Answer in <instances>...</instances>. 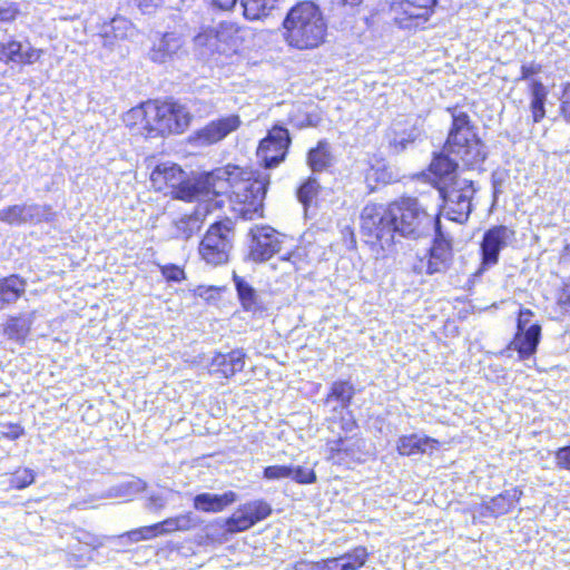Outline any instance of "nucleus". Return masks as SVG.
Instances as JSON below:
<instances>
[{"label": "nucleus", "mask_w": 570, "mask_h": 570, "mask_svg": "<svg viewBox=\"0 0 570 570\" xmlns=\"http://www.w3.org/2000/svg\"><path fill=\"white\" fill-rule=\"evenodd\" d=\"M146 482L141 479H132L124 482L110 490L111 495L130 499L137 493L142 492L146 489Z\"/></svg>", "instance_id": "e433bc0d"}, {"label": "nucleus", "mask_w": 570, "mask_h": 570, "mask_svg": "<svg viewBox=\"0 0 570 570\" xmlns=\"http://www.w3.org/2000/svg\"><path fill=\"white\" fill-rule=\"evenodd\" d=\"M367 557L366 548L358 546L350 552L340 556V560L344 564L345 570H357L365 564Z\"/></svg>", "instance_id": "c9c22d12"}, {"label": "nucleus", "mask_w": 570, "mask_h": 570, "mask_svg": "<svg viewBox=\"0 0 570 570\" xmlns=\"http://www.w3.org/2000/svg\"><path fill=\"white\" fill-rule=\"evenodd\" d=\"M167 499L161 494H151L148 499L147 508L149 510H161L165 508Z\"/></svg>", "instance_id": "864d4df0"}, {"label": "nucleus", "mask_w": 570, "mask_h": 570, "mask_svg": "<svg viewBox=\"0 0 570 570\" xmlns=\"http://www.w3.org/2000/svg\"><path fill=\"white\" fill-rule=\"evenodd\" d=\"M245 366V353L234 350L227 354L216 353L209 364V371L222 377L229 379Z\"/></svg>", "instance_id": "412c9836"}, {"label": "nucleus", "mask_w": 570, "mask_h": 570, "mask_svg": "<svg viewBox=\"0 0 570 570\" xmlns=\"http://www.w3.org/2000/svg\"><path fill=\"white\" fill-rule=\"evenodd\" d=\"M318 190V181L315 178L309 177L298 188L297 198L304 206H307L313 200V198L316 197Z\"/></svg>", "instance_id": "58836bf2"}, {"label": "nucleus", "mask_w": 570, "mask_h": 570, "mask_svg": "<svg viewBox=\"0 0 570 570\" xmlns=\"http://www.w3.org/2000/svg\"><path fill=\"white\" fill-rule=\"evenodd\" d=\"M244 31L235 22L224 21L216 28H208L199 32L194 41L197 47L206 48L212 53L229 56L236 53L242 47Z\"/></svg>", "instance_id": "1a4fd4ad"}, {"label": "nucleus", "mask_w": 570, "mask_h": 570, "mask_svg": "<svg viewBox=\"0 0 570 570\" xmlns=\"http://www.w3.org/2000/svg\"><path fill=\"white\" fill-rule=\"evenodd\" d=\"M2 47H6V43H0V60L6 61V51L2 50Z\"/></svg>", "instance_id": "e2e57ef3"}, {"label": "nucleus", "mask_w": 570, "mask_h": 570, "mask_svg": "<svg viewBox=\"0 0 570 570\" xmlns=\"http://www.w3.org/2000/svg\"><path fill=\"white\" fill-rule=\"evenodd\" d=\"M420 136V132L412 128L410 131L399 132L396 129L393 131V137L390 139V146L394 153H401L407 148L409 145L413 144Z\"/></svg>", "instance_id": "4c0bfd02"}, {"label": "nucleus", "mask_w": 570, "mask_h": 570, "mask_svg": "<svg viewBox=\"0 0 570 570\" xmlns=\"http://www.w3.org/2000/svg\"><path fill=\"white\" fill-rule=\"evenodd\" d=\"M233 281L237 291V296L243 308L246 312L256 313L263 311V304L255 291L244 278L234 274Z\"/></svg>", "instance_id": "cd10ccee"}, {"label": "nucleus", "mask_w": 570, "mask_h": 570, "mask_svg": "<svg viewBox=\"0 0 570 570\" xmlns=\"http://www.w3.org/2000/svg\"><path fill=\"white\" fill-rule=\"evenodd\" d=\"M53 215L48 205L23 203L2 208L0 222L11 226L37 225L52 220Z\"/></svg>", "instance_id": "ddd939ff"}, {"label": "nucleus", "mask_w": 570, "mask_h": 570, "mask_svg": "<svg viewBox=\"0 0 570 570\" xmlns=\"http://www.w3.org/2000/svg\"><path fill=\"white\" fill-rule=\"evenodd\" d=\"M337 4L355 7L362 3L363 0H334Z\"/></svg>", "instance_id": "052dcab7"}, {"label": "nucleus", "mask_w": 570, "mask_h": 570, "mask_svg": "<svg viewBox=\"0 0 570 570\" xmlns=\"http://www.w3.org/2000/svg\"><path fill=\"white\" fill-rule=\"evenodd\" d=\"M449 111L452 116V127L443 151L436 155L430 165V170L444 185L460 179L455 176L459 161L468 168H475L484 161L487 156L469 115L458 108Z\"/></svg>", "instance_id": "f257e3e1"}, {"label": "nucleus", "mask_w": 570, "mask_h": 570, "mask_svg": "<svg viewBox=\"0 0 570 570\" xmlns=\"http://www.w3.org/2000/svg\"><path fill=\"white\" fill-rule=\"evenodd\" d=\"M291 137L283 126H274L259 142L257 156L266 168H274L285 160Z\"/></svg>", "instance_id": "f8f14e48"}, {"label": "nucleus", "mask_w": 570, "mask_h": 570, "mask_svg": "<svg viewBox=\"0 0 570 570\" xmlns=\"http://www.w3.org/2000/svg\"><path fill=\"white\" fill-rule=\"evenodd\" d=\"M279 0H242L244 16L248 20H258L267 17L277 8Z\"/></svg>", "instance_id": "2f4dec72"}, {"label": "nucleus", "mask_w": 570, "mask_h": 570, "mask_svg": "<svg viewBox=\"0 0 570 570\" xmlns=\"http://www.w3.org/2000/svg\"><path fill=\"white\" fill-rule=\"evenodd\" d=\"M289 479L294 480L299 484H312L316 482V474L311 469H305L303 466H291V475Z\"/></svg>", "instance_id": "79ce46f5"}, {"label": "nucleus", "mask_w": 570, "mask_h": 570, "mask_svg": "<svg viewBox=\"0 0 570 570\" xmlns=\"http://www.w3.org/2000/svg\"><path fill=\"white\" fill-rule=\"evenodd\" d=\"M531 89V112L533 122L541 121L546 116V100L548 91L544 85L539 80H532L530 85Z\"/></svg>", "instance_id": "473e14b6"}, {"label": "nucleus", "mask_w": 570, "mask_h": 570, "mask_svg": "<svg viewBox=\"0 0 570 570\" xmlns=\"http://www.w3.org/2000/svg\"><path fill=\"white\" fill-rule=\"evenodd\" d=\"M436 0H392L390 11L401 28L416 27L433 13Z\"/></svg>", "instance_id": "9d476101"}, {"label": "nucleus", "mask_w": 570, "mask_h": 570, "mask_svg": "<svg viewBox=\"0 0 570 570\" xmlns=\"http://www.w3.org/2000/svg\"><path fill=\"white\" fill-rule=\"evenodd\" d=\"M6 51V62H13L17 65L26 66L33 65L42 56L43 51L31 46L29 41L11 40L2 47Z\"/></svg>", "instance_id": "4be33fe9"}, {"label": "nucleus", "mask_w": 570, "mask_h": 570, "mask_svg": "<svg viewBox=\"0 0 570 570\" xmlns=\"http://www.w3.org/2000/svg\"><path fill=\"white\" fill-rule=\"evenodd\" d=\"M137 30L135 26L125 17H115L111 21L104 26V46H111V37L115 39L124 40L135 37Z\"/></svg>", "instance_id": "a878e982"}, {"label": "nucleus", "mask_w": 570, "mask_h": 570, "mask_svg": "<svg viewBox=\"0 0 570 570\" xmlns=\"http://www.w3.org/2000/svg\"><path fill=\"white\" fill-rule=\"evenodd\" d=\"M361 228L368 242L380 245L383 250L391 248L399 237L391 203L386 207L365 206L361 215Z\"/></svg>", "instance_id": "0eeeda50"}, {"label": "nucleus", "mask_w": 570, "mask_h": 570, "mask_svg": "<svg viewBox=\"0 0 570 570\" xmlns=\"http://www.w3.org/2000/svg\"><path fill=\"white\" fill-rule=\"evenodd\" d=\"M242 121L237 115H228L210 121L196 136L200 145H213L223 140L227 135L238 129Z\"/></svg>", "instance_id": "aec40b11"}, {"label": "nucleus", "mask_w": 570, "mask_h": 570, "mask_svg": "<svg viewBox=\"0 0 570 570\" xmlns=\"http://www.w3.org/2000/svg\"><path fill=\"white\" fill-rule=\"evenodd\" d=\"M514 238L515 232L508 226L499 225L489 228L481 242L482 268L495 265L499 262L500 252Z\"/></svg>", "instance_id": "f3484780"}, {"label": "nucleus", "mask_w": 570, "mask_h": 570, "mask_svg": "<svg viewBox=\"0 0 570 570\" xmlns=\"http://www.w3.org/2000/svg\"><path fill=\"white\" fill-rule=\"evenodd\" d=\"M399 237L419 239L439 230V213L429 214L425 206L414 197H402L391 203Z\"/></svg>", "instance_id": "39448f33"}, {"label": "nucleus", "mask_w": 570, "mask_h": 570, "mask_svg": "<svg viewBox=\"0 0 570 570\" xmlns=\"http://www.w3.org/2000/svg\"><path fill=\"white\" fill-rule=\"evenodd\" d=\"M234 238L235 232L229 220L214 223L199 244V255L209 265L226 264L234 247Z\"/></svg>", "instance_id": "6e6552de"}, {"label": "nucleus", "mask_w": 570, "mask_h": 570, "mask_svg": "<svg viewBox=\"0 0 570 570\" xmlns=\"http://www.w3.org/2000/svg\"><path fill=\"white\" fill-rule=\"evenodd\" d=\"M342 444H343V440L338 439L337 441L334 442V445H332L331 450L338 452L342 450V448H341Z\"/></svg>", "instance_id": "680f3d73"}, {"label": "nucleus", "mask_w": 570, "mask_h": 570, "mask_svg": "<svg viewBox=\"0 0 570 570\" xmlns=\"http://www.w3.org/2000/svg\"><path fill=\"white\" fill-rule=\"evenodd\" d=\"M32 325V317L28 315L12 316L7 321L4 335L12 341L23 343Z\"/></svg>", "instance_id": "7c9ffc66"}, {"label": "nucleus", "mask_w": 570, "mask_h": 570, "mask_svg": "<svg viewBox=\"0 0 570 570\" xmlns=\"http://www.w3.org/2000/svg\"><path fill=\"white\" fill-rule=\"evenodd\" d=\"M439 441L430 436L410 434L400 436L396 442V450L401 455L411 456L414 454H432L439 448Z\"/></svg>", "instance_id": "5701e85b"}, {"label": "nucleus", "mask_w": 570, "mask_h": 570, "mask_svg": "<svg viewBox=\"0 0 570 570\" xmlns=\"http://www.w3.org/2000/svg\"><path fill=\"white\" fill-rule=\"evenodd\" d=\"M541 71V66L537 63L523 65L521 67V79H529L531 76Z\"/></svg>", "instance_id": "6e6d98bb"}, {"label": "nucleus", "mask_w": 570, "mask_h": 570, "mask_svg": "<svg viewBox=\"0 0 570 570\" xmlns=\"http://www.w3.org/2000/svg\"><path fill=\"white\" fill-rule=\"evenodd\" d=\"M439 197L443 202H450L451 204L459 203V223L462 224L468 220L472 209V197L474 195V188L471 180L459 179L442 187H439Z\"/></svg>", "instance_id": "a211bd4d"}, {"label": "nucleus", "mask_w": 570, "mask_h": 570, "mask_svg": "<svg viewBox=\"0 0 570 570\" xmlns=\"http://www.w3.org/2000/svg\"><path fill=\"white\" fill-rule=\"evenodd\" d=\"M205 203L204 212L197 209L195 213L185 215L175 222L176 237L188 239L200 228L202 217L212 209V202Z\"/></svg>", "instance_id": "bb28decb"}, {"label": "nucleus", "mask_w": 570, "mask_h": 570, "mask_svg": "<svg viewBox=\"0 0 570 570\" xmlns=\"http://www.w3.org/2000/svg\"><path fill=\"white\" fill-rule=\"evenodd\" d=\"M354 396V386L347 381L334 382L326 397V403L335 400L342 409L347 407Z\"/></svg>", "instance_id": "f704fd0d"}, {"label": "nucleus", "mask_w": 570, "mask_h": 570, "mask_svg": "<svg viewBox=\"0 0 570 570\" xmlns=\"http://www.w3.org/2000/svg\"><path fill=\"white\" fill-rule=\"evenodd\" d=\"M443 213L445 217L452 222L459 223V203L451 204L450 202H443Z\"/></svg>", "instance_id": "603ef678"}, {"label": "nucleus", "mask_w": 570, "mask_h": 570, "mask_svg": "<svg viewBox=\"0 0 570 570\" xmlns=\"http://www.w3.org/2000/svg\"><path fill=\"white\" fill-rule=\"evenodd\" d=\"M156 532V537L169 534L175 531H188L196 527V521L190 513L180 514L168 518L161 522L151 525Z\"/></svg>", "instance_id": "c756f323"}, {"label": "nucleus", "mask_w": 570, "mask_h": 570, "mask_svg": "<svg viewBox=\"0 0 570 570\" xmlns=\"http://www.w3.org/2000/svg\"><path fill=\"white\" fill-rule=\"evenodd\" d=\"M285 42L298 50L320 47L326 37L327 24L320 7L312 1L293 6L283 21Z\"/></svg>", "instance_id": "20e7f679"}, {"label": "nucleus", "mask_w": 570, "mask_h": 570, "mask_svg": "<svg viewBox=\"0 0 570 570\" xmlns=\"http://www.w3.org/2000/svg\"><path fill=\"white\" fill-rule=\"evenodd\" d=\"M317 567H318V561L313 562V561H307V560H299L293 566V569L294 570H318Z\"/></svg>", "instance_id": "4d7b16f0"}, {"label": "nucleus", "mask_w": 570, "mask_h": 570, "mask_svg": "<svg viewBox=\"0 0 570 570\" xmlns=\"http://www.w3.org/2000/svg\"><path fill=\"white\" fill-rule=\"evenodd\" d=\"M271 513V505L263 500L246 502L226 520V530L232 533L246 531Z\"/></svg>", "instance_id": "dca6fc26"}, {"label": "nucleus", "mask_w": 570, "mask_h": 570, "mask_svg": "<svg viewBox=\"0 0 570 570\" xmlns=\"http://www.w3.org/2000/svg\"><path fill=\"white\" fill-rule=\"evenodd\" d=\"M533 313L521 308L518 316V332L511 342L513 350L518 351L520 358L525 360L535 353L540 342L541 326L531 324Z\"/></svg>", "instance_id": "2eb2a0df"}, {"label": "nucleus", "mask_w": 570, "mask_h": 570, "mask_svg": "<svg viewBox=\"0 0 570 570\" xmlns=\"http://www.w3.org/2000/svg\"><path fill=\"white\" fill-rule=\"evenodd\" d=\"M237 500V494L227 491L223 494L200 493L194 498V508L203 512L217 513Z\"/></svg>", "instance_id": "b1692460"}, {"label": "nucleus", "mask_w": 570, "mask_h": 570, "mask_svg": "<svg viewBox=\"0 0 570 570\" xmlns=\"http://www.w3.org/2000/svg\"><path fill=\"white\" fill-rule=\"evenodd\" d=\"M556 461L558 466L570 470V445L560 448L556 452Z\"/></svg>", "instance_id": "8fccbe9b"}, {"label": "nucleus", "mask_w": 570, "mask_h": 570, "mask_svg": "<svg viewBox=\"0 0 570 570\" xmlns=\"http://www.w3.org/2000/svg\"><path fill=\"white\" fill-rule=\"evenodd\" d=\"M190 120V111L176 101H147L130 109L125 116L126 125L146 137L184 132Z\"/></svg>", "instance_id": "7ed1b4c3"}, {"label": "nucleus", "mask_w": 570, "mask_h": 570, "mask_svg": "<svg viewBox=\"0 0 570 570\" xmlns=\"http://www.w3.org/2000/svg\"><path fill=\"white\" fill-rule=\"evenodd\" d=\"M264 478L267 480L287 479L291 475L288 465H269L264 469Z\"/></svg>", "instance_id": "c03bdc74"}, {"label": "nucleus", "mask_w": 570, "mask_h": 570, "mask_svg": "<svg viewBox=\"0 0 570 570\" xmlns=\"http://www.w3.org/2000/svg\"><path fill=\"white\" fill-rule=\"evenodd\" d=\"M212 4L220 10L227 11L235 7L237 0H209Z\"/></svg>", "instance_id": "13d9d810"}, {"label": "nucleus", "mask_w": 570, "mask_h": 570, "mask_svg": "<svg viewBox=\"0 0 570 570\" xmlns=\"http://www.w3.org/2000/svg\"><path fill=\"white\" fill-rule=\"evenodd\" d=\"M186 53L184 39L176 32L156 33L149 50V58L157 63L180 59Z\"/></svg>", "instance_id": "6ab92c4d"}, {"label": "nucleus", "mask_w": 570, "mask_h": 570, "mask_svg": "<svg viewBox=\"0 0 570 570\" xmlns=\"http://www.w3.org/2000/svg\"><path fill=\"white\" fill-rule=\"evenodd\" d=\"M164 0H134V3L144 14H149L156 11L163 4Z\"/></svg>", "instance_id": "de8ad7c7"}, {"label": "nucleus", "mask_w": 570, "mask_h": 570, "mask_svg": "<svg viewBox=\"0 0 570 570\" xmlns=\"http://www.w3.org/2000/svg\"><path fill=\"white\" fill-rule=\"evenodd\" d=\"M332 155L330 145L321 140L315 148H312L307 154V164L313 173L323 171L330 167Z\"/></svg>", "instance_id": "72a5a7b5"}, {"label": "nucleus", "mask_w": 570, "mask_h": 570, "mask_svg": "<svg viewBox=\"0 0 570 570\" xmlns=\"http://www.w3.org/2000/svg\"><path fill=\"white\" fill-rule=\"evenodd\" d=\"M26 283L17 275L0 279V309L16 302L23 293Z\"/></svg>", "instance_id": "c85d7f7f"}, {"label": "nucleus", "mask_w": 570, "mask_h": 570, "mask_svg": "<svg viewBox=\"0 0 570 570\" xmlns=\"http://www.w3.org/2000/svg\"><path fill=\"white\" fill-rule=\"evenodd\" d=\"M560 100V116L570 125V82L562 83Z\"/></svg>", "instance_id": "37998d69"}, {"label": "nucleus", "mask_w": 570, "mask_h": 570, "mask_svg": "<svg viewBox=\"0 0 570 570\" xmlns=\"http://www.w3.org/2000/svg\"><path fill=\"white\" fill-rule=\"evenodd\" d=\"M150 179L159 189L163 185L173 188L174 197L181 200L204 202L208 196L209 173L185 179V173L176 164H160L153 170Z\"/></svg>", "instance_id": "423d86ee"}, {"label": "nucleus", "mask_w": 570, "mask_h": 570, "mask_svg": "<svg viewBox=\"0 0 570 570\" xmlns=\"http://www.w3.org/2000/svg\"><path fill=\"white\" fill-rule=\"evenodd\" d=\"M301 257H302L301 253L298 250H295V252L288 253L282 259L288 261L295 266V268H299L298 263L301 262Z\"/></svg>", "instance_id": "bf43d9fd"}, {"label": "nucleus", "mask_w": 570, "mask_h": 570, "mask_svg": "<svg viewBox=\"0 0 570 570\" xmlns=\"http://www.w3.org/2000/svg\"><path fill=\"white\" fill-rule=\"evenodd\" d=\"M36 474L33 470L24 468L17 470L11 479L10 485L13 489L22 490L35 482Z\"/></svg>", "instance_id": "ea45409f"}, {"label": "nucleus", "mask_w": 570, "mask_h": 570, "mask_svg": "<svg viewBox=\"0 0 570 570\" xmlns=\"http://www.w3.org/2000/svg\"><path fill=\"white\" fill-rule=\"evenodd\" d=\"M77 539L80 543L89 546L92 549H98L105 544L106 537H99V535L91 534L86 531H79Z\"/></svg>", "instance_id": "a18cd8bd"}, {"label": "nucleus", "mask_w": 570, "mask_h": 570, "mask_svg": "<svg viewBox=\"0 0 570 570\" xmlns=\"http://www.w3.org/2000/svg\"><path fill=\"white\" fill-rule=\"evenodd\" d=\"M23 428H21L20 425L11 424L1 434L6 439L14 441L19 439L23 434Z\"/></svg>", "instance_id": "5fc2aeb1"}, {"label": "nucleus", "mask_w": 570, "mask_h": 570, "mask_svg": "<svg viewBox=\"0 0 570 570\" xmlns=\"http://www.w3.org/2000/svg\"><path fill=\"white\" fill-rule=\"evenodd\" d=\"M249 255L254 262H266L282 248L281 234L266 225H256L250 228Z\"/></svg>", "instance_id": "4468645a"}, {"label": "nucleus", "mask_w": 570, "mask_h": 570, "mask_svg": "<svg viewBox=\"0 0 570 570\" xmlns=\"http://www.w3.org/2000/svg\"><path fill=\"white\" fill-rule=\"evenodd\" d=\"M522 491L514 488L507 490L499 495L492 498L490 501L483 504L484 512L483 517H499L508 513L514 504L520 500Z\"/></svg>", "instance_id": "393cba45"}, {"label": "nucleus", "mask_w": 570, "mask_h": 570, "mask_svg": "<svg viewBox=\"0 0 570 570\" xmlns=\"http://www.w3.org/2000/svg\"><path fill=\"white\" fill-rule=\"evenodd\" d=\"M208 196L204 202H213L214 197L228 195L233 210L242 218L252 220L263 215V202L268 180L253 177L238 167L218 168L209 173Z\"/></svg>", "instance_id": "f03ea898"}, {"label": "nucleus", "mask_w": 570, "mask_h": 570, "mask_svg": "<svg viewBox=\"0 0 570 570\" xmlns=\"http://www.w3.org/2000/svg\"><path fill=\"white\" fill-rule=\"evenodd\" d=\"M318 570H345L344 564L341 562L340 557L330 558L318 561Z\"/></svg>", "instance_id": "3c124183"}, {"label": "nucleus", "mask_w": 570, "mask_h": 570, "mask_svg": "<svg viewBox=\"0 0 570 570\" xmlns=\"http://www.w3.org/2000/svg\"><path fill=\"white\" fill-rule=\"evenodd\" d=\"M163 276L170 282H180L185 278V272L177 265L170 264L161 266Z\"/></svg>", "instance_id": "49530a36"}, {"label": "nucleus", "mask_w": 570, "mask_h": 570, "mask_svg": "<svg viewBox=\"0 0 570 570\" xmlns=\"http://www.w3.org/2000/svg\"><path fill=\"white\" fill-rule=\"evenodd\" d=\"M119 538H126L129 542H139L142 540H150L153 538H156V532L151 525H147L128 531L119 535Z\"/></svg>", "instance_id": "a19ab883"}, {"label": "nucleus", "mask_w": 570, "mask_h": 570, "mask_svg": "<svg viewBox=\"0 0 570 570\" xmlns=\"http://www.w3.org/2000/svg\"><path fill=\"white\" fill-rule=\"evenodd\" d=\"M434 233L435 237L432 247L414 267L417 273L424 272L428 275L445 273L452 265L453 252L451 240L444 235L441 227L439 230H434Z\"/></svg>", "instance_id": "9b49d317"}, {"label": "nucleus", "mask_w": 570, "mask_h": 570, "mask_svg": "<svg viewBox=\"0 0 570 570\" xmlns=\"http://www.w3.org/2000/svg\"><path fill=\"white\" fill-rule=\"evenodd\" d=\"M19 13V9L14 3H7L0 7V22H11Z\"/></svg>", "instance_id": "09e8293b"}]
</instances>
